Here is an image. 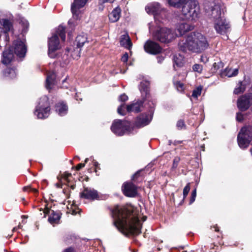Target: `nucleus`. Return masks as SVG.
Listing matches in <instances>:
<instances>
[{
	"mask_svg": "<svg viewBox=\"0 0 252 252\" xmlns=\"http://www.w3.org/2000/svg\"><path fill=\"white\" fill-rule=\"evenodd\" d=\"M113 224L125 235H138L141 233V223L131 210L118 205L111 211Z\"/></svg>",
	"mask_w": 252,
	"mask_h": 252,
	"instance_id": "f257e3e1",
	"label": "nucleus"
},
{
	"mask_svg": "<svg viewBox=\"0 0 252 252\" xmlns=\"http://www.w3.org/2000/svg\"><path fill=\"white\" fill-rule=\"evenodd\" d=\"M178 46L180 50L184 52L189 51L192 53L200 54L208 48L209 43L204 34L192 32L179 42Z\"/></svg>",
	"mask_w": 252,
	"mask_h": 252,
	"instance_id": "f03ea898",
	"label": "nucleus"
},
{
	"mask_svg": "<svg viewBox=\"0 0 252 252\" xmlns=\"http://www.w3.org/2000/svg\"><path fill=\"white\" fill-rule=\"evenodd\" d=\"M150 82L147 80H143L141 82L139 89L141 94L142 100H138L133 101L132 103L126 106L127 112L138 113L141 111L144 102L148 101V103L151 101L150 94Z\"/></svg>",
	"mask_w": 252,
	"mask_h": 252,
	"instance_id": "7ed1b4c3",
	"label": "nucleus"
},
{
	"mask_svg": "<svg viewBox=\"0 0 252 252\" xmlns=\"http://www.w3.org/2000/svg\"><path fill=\"white\" fill-rule=\"evenodd\" d=\"M59 35L63 41L65 40V28L60 25L57 29L56 32L53 34L52 37L48 39V55L51 58L56 57L55 52L60 48V41L58 36Z\"/></svg>",
	"mask_w": 252,
	"mask_h": 252,
	"instance_id": "20e7f679",
	"label": "nucleus"
},
{
	"mask_svg": "<svg viewBox=\"0 0 252 252\" xmlns=\"http://www.w3.org/2000/svg\"><path fill=\"white\" fill-rule=\"evenodd\" d=\"M200 12L199 3L195 0L187 1L182 7V13L187 20H195Z\"/></svg>",
	"mask_w": 252,
	"mask_h": 252,
	"instance_id": "39448f33",
	"label": "nucleus"
},
{
	"mask_svg": "<svg viewBox=\"0 0 252 252\" xmlns=\"http://www.w3.org/2000/svg\"><path fill=\"white\" fill-rule=\"evenodd\" d=\"M149 111L138 116L134 122V126L138 128L143 127L149 125L151 122L155 111V103L153 101L147 103Z\"/></svg>",
	"mask_w": 252,
	"mask_h": 252,
	"instance_id": "423d86ee",
	"label": "nucleus"
},
{
	"mask_svg": "<svg viewBox=\"0 0 252 252\" xmlns=\"http://www.w3.org/2000/svg\"><path fill=\"white\" fill-rule=\"evenodd\" d=\"M50 110L48 97L44 95L39 99L34 114L38 119H45L49 116Z\"/></svg>",
	"mask_w": 252,
	"mask_h": 252,
	"instance_id": "0eeeda50",
	"label": "nucleus"
},
{
	"mask_svg": "<svg viewBox=\"0 0 252 252\" xmlns=\"http://www.w3.org/2000/svg\"><path fill=\"white\" fill-rule=\"evenodd\" d=\"M252 140V126L243 127L237 136V141L239 147L242 149H246L249 146Z\"/></svg>",
	"mask_w": 252,
	"mask_h": 252,
	"instance_id": "6e6552de",
	"label": "nucleus"
},
{
	"mask_svg": "<svg viewBox=\"0 0 252 252\" xmlns=\"http://www.w3.org/2000/svg\"><path fill=\"white\" fill-rule=\"evenodd\" d=\"M152 35L154 39L162 43H169L175 37L172 31L166 28L158 27Z\"/></svg>",
	"mask_w": 252,
	"mask_h": 252,
	"instance_id": "1a4fd4ad",
	"label": "nucleus"
},
{
	"mask_svg": "<svg viewBox=\"0 0 252 252\" xmlns=\"http://www.w3.org/2000/svg\"><path fill=\"white\" fill-rule=\"evenodd\" d=\"M146 12L154 15L156 22H161L160 20V16H165L166 12L161 8L159 3L154 2L149 4L145 7Z\"/></svg>",
	"mask_w": 252,
	"mask_h": 252,
	"instance_id": "9d476101",
	"label": "nucleus"
},
{
	"mask_svg": "<svg viewBox=\"0 0 252 252\" xmlns=\"http://www.w3.org/2000/svg\"><path fill=\"white\" fill-rule=\"evenodd\" d=\"M129 125L127 121L116 120L113 122L111 129L115 134L122 136L128 131Z\"/></svg>",
	"mask_w": 252,
	"mask_h": 252,
	"instance_id": "9b49d317",
	"label": "nucleus"
},
{
	"mask_svg": "<svg viewBox=\"0 0 252 252\" xmlns=\"http://www.w3.org/2000/svg\"><path fill=\"white\" fill-rule=\"evenodd\" d=\"M213 24L215 30L219 34L225 35L230 31V23L225 17L215 21Z\"/></svg>",
	"mask_w": 252,
	"mask_h": 252,
	"instance_id": "f8f14e48",
	"label": "nucleus"
},
{
	"mask_svg": "<svg viewBox=\"0 0 252 252\" xmlns=\"http://www.w3.org/2000/svg\"><path fill=\"white\" fill-rule=\"evenodd\" d=\"M88 0H74L71 5V11L73 18L75 20L80 19L82 14L81 9L84 7Z\"/></svg>",
	"mask_w": 252,
	"mask_h": 252,
	"instance_id": "ddd939ff",
	"label": "nucleus"
},
{
	"mask_svg": "<svg viewBox=\"0 0 252 252\" xmlns=\"http://www.w3.org/2000/svg\"><path fill=\"white\" fill-rule=\"evenodd\" d=\"M10 49L19 58H24L26 55L27 50L24 42L19 39L14 41L13 46Z\"/></svg>",
	"mask_w": 252,
	"mask_h": 252,
	"instance_id": "4468645a",
	"label": "nucleus"
},
{
	"mask_svg": "<svg viewBox=\"0 0 252 252\" xmlns=\"http://www.w3.org/2000/svg\"><path fill=\"white\" fill-rule=\"evenodd\" d=\"M251 105H252V94L242 95L237 100V107L241 111L247 110Z\"/></svg>",
	"mask_w": 252,
	"mask_h": 252,
	"instance_id": "2eb2a0df",
	"label": "nucleus"
},
{
	"mask_svg": "<svg viewBox=\"0 0 252 252\" xmlns=\"http://www.w3.org/2000/svg\"><path fill=\"white\" fill-rule=\"evenodd\" d=\"M80 196L81 198L92 201L99 199L98 191L91 188H85L80 193Z\"/></svg>",
	"mask_w": 252,
	"mask_h": 252,
	"instance_id": "dca6fc26",
	"label": "nucleus"
},
{
	"mask_svg": "<svg viewBox=\"0 0 252 252\" xmlns=\"http://www.w3.org/2000/svg\"><path fill=\"white\" fill-rule=\"evenodd\" d=\"M208 15L213 22L224 17L221 12V6L219 3L215 4L211 7V10L208 12Z\"/></svg>",
	"mask_w": 252,
	"mask_h": 252,
	"instance_id": "f3484780",
	"label": "nucleus"
},
{
	"mask_svg": "<svg viewBox=\"0 0 252 252\" xmlns=\"http://www.w3.org/2000/svg\"><path fill=\"white\" fill-rule=\"evenodd\" d=\"M144 48L147 53L153 55L159 54L162 50L161 47L158 43L150 40L146 42Z\"/></svg>",
	"mask_w": 252,
	"mask_h": 252,
	"instance_id": "a211bd4d",
	"label": "nucleus"
},
{
	"mask_svg": "<svg viewBox=\"0 0 252 252\" xmlns=\"http://www.w3.org/2000/svg\"><path fill=\"white\" fill-rule=\"evenodd\" d=\"M124 194L128 197H133L137 194V187L132 183L126 182L122 186Z\"/></svg>",
	"mask_w": 252,
	"mask_h": 252,
	"instance_id": "6ab92c4d",
	"label": "nucleus"
},
{
	"mask_svg": "<svg viewBox=\"0 0 252 252\" xmlns=\"http://www.w3.org/2000/svg\"><path fill=\"white\" fill-rule=\"evenodd\" d=\"M193 27L187 23H178L176 27V32H177L178 33H176V34L177 35L181 36L186 32L191 31Z\"/></svg>",
	"mask_w": 252,
	"mask_h": 252,
	"instance_id": "aec40b11",
	"label": "nucleus"
},
{
	"mask_svg": "<svg viewBox=\"0 0 252 252\" xmlns=\"http://www.w3.org/2000/svg\"><path fill=\"white\" fill-rule=\"evenodd\" d=\"M56 74L54 72L48 73L45 83L46 88L50 91L56 83Z\"/></svg>",
	"mask_w": 252,
	"mask_h": 252,
	"instance_id": "412c9836",
	"label": "nucleus"
},
{
	"mask_svg": "<svg viewBox=\"0 0 252 252\" xmlns=\"http://www.w3.org/2000/svg\"><path fill=\"white\" fill-rule=\"evenodd\" d=\"M120 43L121 46L128 50H130L132 46L131 40L127 34L121 36Z\"/></svg>",
	"mask_w": 252,
	"mask_h": 252,
	"instance_id": "4be33fe9",
	"label": "nucleus"
},
{
	"mask_svg": "<svg viewBox=\"0 0 252 252\" xmlns=\"http://www.w3.org/2000/svg\"><path fill=\"white\" fill-rule=\"evenodd\" d=\"M14 57L13 52L11 49L3 51L2 63L4 64H8L11 63Z\"/></svg>",
	"mask_w": 252,
	"mask_h": 252,
	"instance_id": "5701e85b",
	"label": "nucleus"
},
{
	"mask_svg": "<svg viewBox=\"0 0 252 252\" xmlns=\"http://www.w3.org/2000/svg\"><path fill=\"white\" fill-rule=\"evenodd\" d=\"M75 42L76 43L77 48H81L85 44L88 43L87 35L85 33L78 35L76 38Z\"/></svg>",
	"mask_w": 252,
	"mask_h": 252,
	"instance_id": "b1692460",
	"label": "nucleus"
},
{
	"mask_svg": "<svg viewBox=\"0 0 252 252\" xmlns=\"http://www.w3.org/2000/svg\"><path fill=\"white\" fill-rule=\"evenodd\" d=\"M68 110L67 106L63 102H59L56 105V111L60 116L65 115Z\"/></svg>",
	"mask_w": 252,
	"mask_h": 252,
	"instance_id": "393cba45",
	"label": "nucleus"
},
{
	"mask_svg": "<svg viewBox=\"0 0 252 252\" xmlns=\"http://www.w3.org/2000/svg\"><path fill=\"white\" fill-rule=\"evenodd\" d=\"M120 14L121 9L119 7L115 8L109 15L110 21L112 22L118 21L120 17Z\"/></svg>",
	"mask_w": 252,
	"mask_h": 252,
	"instance_id": "a878e982",
	"label": "nucleus"
},
{
	"mask_svg": "<svg viewBox=\"0 0 252 252\" xmlns=\"http://www.w3.org/2000/svg\"><path fill=\"white\" fill-rule=\"evenodd\" d=\"M0 23L1 25L2 26L3 28L4 29V32H5V39L6 40H8L9 36L6 34V33L10 30V29L12 26L11 22L8 19H2L0 20Z\"/></svg>",
	"mask_w": 252,
	"mask_h": 252,
	"instance_id": "bb28decb",
	"label": "nucleus"
},
{
	"mask_svg": "<svg viewBox=\"0 0 252 252\" xmlns=\"http://www.w3.org/2000/svg\"><path fill=\"white\" fill-rule=\"evenodd\" d=\"M3 75L6 77L11 79L14 78L16 77L17 73L15 68H7L3 71Z\"/></svg>",
	"mask_w": 252,
	"mask_h": 252,
	"instance_id": "cd10ccee",
	"label": "nucleus"
},
{
	"mask_svg": "<svg viewBox=\"0 0 252 252\" xmlns=\"http://www.w3.org/2000/svg\"><path fill=\"white\" fill-rule=\"evenodd\" d=\"M60 218L61 216L59 213L53 211L51 215L48 218V221L52 224L57 223L59 222Z\"/></svg>",
	"mask_w": 252,
	"mask_h": 252,
	"instance_id": "c85d7f7f",
	"label": "nucleus"
},
{
	"mask_svg": "<svg viewBox=\"0 0 252 252\" xmlns=\"http://www.w3.org/2000/svg\"><path fill=\"white\" fill-rule=\"evenodd\" d=\"M173 62L174 67L175 64L179 67L182 66L184 63L183 56L180 54L174 55L173 56Z\"/></svg>",
	"mask_w": 252,
	"mask_h": 252,
	"instance_id": "c756f323",
	"label": "nucleus"
},
{
	"mask_svg": "<svg viewBox=\"0 0 252 252\" xmlns=\"http://www.w3.org/2000/svg\"><path fill=\"white\" fill-rule=\"evenodd\" d=\"M223 73L224 75L228 76V77L235 76L238 73V69H232L231 68L227 67L225 69Z\"/></svg>",
	"mask_w": 252,
	"mask_h": 252,
	"instance_id": "7c9ffc66",
	"label": "nucleus"
},
{
	"mask_svg": "<svg viewBox=\"0 0 252 252\" xmlns=\"http://www.w3.org/2000/svg\"><path fill=\"white\" fill-rule=\"evenodd\" d=\"M246 89L245 85L242 81H239L237 85V87L234 89V93L238 94L243 93Z\"/></svg>",
	"mask_w": 252,
	"mask_h": 252,
	"instance_id": "2f4dec72",
	"label": "nucleus"
},
{
	"mask_svg": "<svg viewBox=\"0 0 252 252\" xmlns=\"http://www.w3.org/2000/svg\"><path fill=\"white\" fill-rule=\"evenodd\" d=\"M185 0H168V1L170 5L175 7H179L184 3Z\"/></svg>",
	"mask_w": 252,
	"mask_h": 252,
	"instance_id": "473e14b6",
	"label": "nucleus"
},
{
	"mask_svg": "<svg viewBox=\"0 0 252 252\" xmlns=\"http://www.w3.org/2000/svg\"><path fill=\"white\" fill-rule=\"evenodd\" d=\"M173 84L176 90L179 92H183L184 90V85L179 81H176L175 78L173 79Z\"/></svg>",
	"mask_w": 252,
	"mask_h": 252,
	"instance_id": "72a5a7b5",
	"label": "nucleus"
},
{
	"mask_svg": "<svg viewBox=\"0 0 252 252\" xmlns=\"http://www.w3.org/2000/svg\"><path fill=\"white\" fill-rule=\"evenodd\" d=\"M142 170L137 171L134 175H133L131 180L134 182H140L142 180V177H140V173Z\"/></svg>",
	"mask_w": 252,
	"mask_h": 252,
	"instance_id": "f704fd0d",
	"label": "nucleus"
},
{
	"mask_svg": "<svg viewBox=\"0 0 252 252\" xmlns=\"http://www.w3.org/2000/svg\"><path fill=\"white\" fill-rule=\"evenodd\" d=\"M115 0H98V8L100 10H102L104 8L103 4L105 3H113Z\"/></svg>",
	"mask_w": 252,
	"mask_h": 252,
	"instance_id": "c9c22d12",
	"label": "nucleus"
},
{
	"mask_svg": "<svg viewBox=\"0 0 252 252\" xmlns=\"http://www.w3.org/2000/svg\"><path fill=\"white\" fill-rule=\"evenodd\" d=\"M202 88L199 86L192 91V96L194 98H197L201 94Z\"/></svg>",
	"mask_w": 252,
	"mask_h": 252,
	"instance_id": "e433bc0d",
	"label": "nucleus"
},
{
	"mask_svg": "<svg viewBox=\"0 0 252 252\" xmlns=\"http://www.w3.org/2000/svg\"><path fill=\"white\" fill-rule=\"evenodd\" d=\"M192 69L193 71L195 72H197L198 73H201L203 70V66L201 64H195L193 67Z\"/></svg>",
	"mask_w": 252,
	"mask_h": 252,
	"instance_id": "4c0bfd02",
	"label": "nucleus"
},
{
	"mask_svg": "<svg viewBox=\"0 0 252 252\" xmlns=\"http://www.w3.org/2000/svg\"><path fill=\"white\" fill-rule=\"evenodd\" d=\"M190 184L188 183L184 188L183 189V198H185L188 194L190 190Z\"/></svg>",
	"mask_w": 252,
	"mask_h": 252,
	"instance_id": "58836bf2",
	"label": "nucleus"
},
{
	"mask_svg": "<svg viewBox=\"0 0 252 252\" xmlns=\"http://www.w3.org/2000/svg\"><path fill=\"white\" fill-rule=\"evenodd\" d=\"M196 196V189H195L192 191L191 197L189 200V204H192L195 200Z\"/></svg>",
	"mask_w": 252,
	"mask_h": 252,
	"instance_id": "ea45409f",
	"label": "nucleus"
},
{
	"mask_svg": "<svg viewBox=\"0 0 252 252\" xmlns=\"http://www.w3.org/2000/svg\"><path fill=\"white\" fill-rule=\"evenodd\" d=\"M125 104H121L118 108V109H117V112L118 113L120 114V115H125Z\"/></svg>",
	"mask_w": 252,
	"mask_h": 252,
	"instance_id": "a19ab883",
	"label": "nucleus"
},
{
	"mask_svg": "<svg viewBox=\"0 0 252 252\" xmlns=\"http://www.w3.org/2000/svg\"><path fill=\"white\" fill-rule=\"evenodd\" d=\"M177 127L179 129H183V128L185 127V124L183 120H179L177 122V125H176Z\"/></svg>",
	"mask_w": 252,
	"mask_h": 252,
	"instance_id": "79ce46f5",
	"label": "nucleus"
},
{
	"mask_svg": "<svg viewBox=\"0 0 252 252\" xmlns=\"http://www.w3.org/2000/svg\"><path fill=\"white\" fill-rule=\"evenodd\" d=\"M119 100L122 102H125L128 99V96L125 94H121L119 96Z\"/></svg>",
	"mask_w": 252,
	"mask_h": 252,
	"instance_id": "37998d69",
	"label": "nucleus"
},
{
	"mask_svg": "<svg viewBox=\"0 0 252 252\" xmlns=\"http://www.w3.org/2000/svg\"><path fill=\"white\" fill-rule=\"evenodd\" d=\"M180 160V158L179 157H176L173 160V167L176 168L177 167L178 163Z\"/></svg>",
	"mask_w": 252,
	"mask_h": 252,
	"instance_id": "c03bdc74",
	"label": "nucleus"
},
{
	"mask_svg": "<svg viewBox=\"0 0 252 252\" xmlns=\"http://www.w3.org/2000/svg\"><path fill=\"white\" fill-rule=\"evenodd\" d=\"M128 54L127 53H125L123 55V56L122 57L121 60L124 63H126L128 61Z\"/></svg>",
	"mask_w": 252,
	"mask_h": 252,
	"instance_id": "a18cd8bd",
	"label": "nucleus"
},
{
	"mask_svg": "<svg viewBox=\"0 0 252 252\" xmlns=\"http://www.w3.org/2000/svg\"><path fill=\"white\" fill-rule=\"evenodd\" d=\"M243 115L241 113H238L236 115V120L238 122H242L243 120Z\"/></svg>",
	"mask_w": 252,
	"mask_h": 252,
	"instance_id": "49530a36",
	"label": "nucleus"
},
{
	"mask_svg": "<svg viewBox=\"0 0 252 252\" xmlns=\"http://www.w3.org/2000/svg\"><path fill=\"white\" fill-rule=\"evenodd\" d=\"M29 189L30 190V191H32V192H35V193H36L38 191L36 189L32 188H31L30 187H25L23 188V189H24V191H27Z\"/></svg>",
	"mask_w": 252,
	"mask_h": 252,
	"instance_id": "de8ad7c7",
	"label": "nucleus"
},
{
	"mask_svg": "<svg viewBox=\"0 0 252 252\" xmlns=\"http://www.w3.org/2000/svg\"><path fill=\"white\" fill-rule=\"evenodd\" d=\"M200 61L204 63H206L208 61V58L206 56H202L200 58Z\"/></svg>",
	"mask_w": 252,
	"mask_h": 252,
	"instance_id": "09e8293b",
	"label": "nucleus"
},
{
	"mask_svg": "<svg viewBox=\"0 0 252 252\" xmlns=\"http://www.w3.org/2000/svg\"><path fill=\"white\" fill-rule=\"evenodd\" d=\"M85 165V164L84 163H79L76 166V169L77 170H79L80 169L84 167Z\"/></svg>",
	"mask_w": 252,
	"mask_h": 252,
	"instance_id": "8fccbe9b",
	"label": "nucleus"
},
{
	"mask_svg": "<svg viewBox=\"0 0 252 252\" xmlns=\"http://www.w3.org/2000/svg\"><path fill=\"white\" fill-rule=\"evenodd\" d=\"M63 252H75V251L73 249H72L71 248H69L65 249L63 251Z\"/></svg>",
	"mask_w": 252,
	"mask_h": 252,
	"instance_id": "3c124183",
	"label": "nucleus"
},
{
	"mask_svg": "<svg viewBox=\"0 0 252 252\" xmlns=\"http://www.w3.org/2000/svg\"><path fill=\"white\" fill-rule=\"evenodd\" d=\"M163 60L164 58L162 56H158V63H161Z\"/></svg>",
	"mask_w": 252,
	"mask_h": 252,
	"instance_id": "603ef678",
	"label": "nucleus"
},
{
	"mask_svg": "<svg viewBox=\"0 0 252 252\" xmlns=\"http://www.w3.org/2000/svg\"><path fill=\"white\" fill-rule=\"evenodd\" d=\"M94 165L95 167V168H97L98 165V163L97 161H94Z\"/></svg>",
	"mask_w": 252,
	"mask_h": 252,
	"instance_id": "864d4df0",
	"label": "nucleus"
},
{
	"mask_svg": "<svg viewBox=\"0 0 252 252\" xmlns=\"http://www.w3.org/2000/svg\"><path fill=\"white\" fill-rule=\"evenodd\" d=\"M149 31L151 33H152V26H151V24H149Z\"/></svg>",
	"mask_w": 252,
	"mask_h": 252,
	"instance_id": "5fc2aeb1",
	"label": "nucleus"
},
{
	"mask_svg": "<svg viewBox=\"0 0 252 252\" xmlns=\"http://www.w3.org/2000/svg\"><path fill=\"white\" fill-rule=\"evenodd\" d=\"M75 99H76V100H78V97H79L78 94H76V95H75Z\"/></svg>",
	"mask_w": 252,
	"mask_h": 252,
	"instance_id": "6e6d98bb",
	"label": "nucleus"
},
{
	"mask_svg": "<svg viewBox=\"0 0 252 252\" xmlns=\"http://www.w3.org/2000/svg\"><path fill=\"white\" fill-rule=\"evenodd\" d=\"M89 160V158H86L85 160V163H87Z\"/></svg>",
	"mask_w": 252,
	"mask_h": 252,
	"instance_id": "4d7b16f0",
	"label": "nucleus"
},
{
	"mask_svg": "<svg viewBox=\"0 0 252 252\" xmlns=\"http://www.w3.org/2000/svg\"><path fill=\"white\" fill-rule=\"evenodd\" d=\"M214 227L215 228V231H219V229H218V227H217V226H216V227Z\"/></svg>",
	"mask_w": 252,
	"mask_h": 252,
	"instance_id": "13d9d810",
	"label": "nucleus"
},
{
	"mask_svg": "<svg viewBox=\"0 0 252 252\" xmlns=\"http://www.w3.org/2000/svg\"><path fill=\"white\" fill-rule=\"evenodd\" d=\"M17 228L16 227H14V228H13V231H15L16 230H17Z\"/></svg>",
	"mask_w": 252,
	"mask_h": 252,
	"instance_id": "bf43d9fd",
	"label": "nucleus"
},
{
	"mask_svg": "<svg viewBox=\"0 0 252 252\" xmlns=\"http://www.w3.org/2000/svg\"><path fill=\"white\" fill-rule=\"evenodd\" d=\"M71 23V20L68 21V24H70Z\"/></svg>",
	"mask_w": 252,
	"mask_h": 252,
	"instance_id": "052dcab7",
	"label": "nucleus"
},
{
	"mask_svg": "<svg viewBox=\"0 0 252 252\" xmlns=\"http://www.w3.org/2000/svg\"><path fill=\"white\" fill-rule=\"evenodd\" d=\"M65 80H66V79H64V80H63V82H64L65 81Z\"/></svg>",
	"mask_w": 252,
	"mask_h": 252,
	"instance_id": "680f3d73",
	"label": "nucleus"
},
{
	"mask_svg": "<svg viewBox=\"0 0 252 252\" xmlns=\"http://www.w3.org/2000/svg\"><path fill=\"white\" fill-rule=\"evenodd\" d=\"M20 227H21V226H20V225H19V226H18V228H20Z\"/></svg>",
	"mask_w": 252,
	"mask_h": 252,
	"instance_id": "e2e57ef3",
	"label": "nucleus"
}]
</instances>
